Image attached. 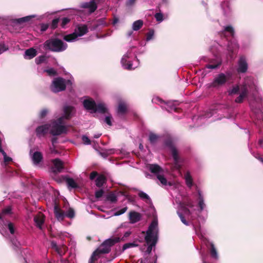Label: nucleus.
Returning <instances> with one entry per match:
<instances>
[{"mask_svg":"<svg viewBox=\"0 0 263 263\" xmlns=\"http://www.w3.org/2000/svg\"><path fill=\"white\" fill-rule=\"evenodd\" d=\"M255 87L253 83H249L248 81L246 80L240 87L237 85L233 86L231 90H228L229 95L237 94L240 91V95L235 99V102L237 103H241L243 100L248 97L249 90Z\"/></svg>","mask_w":263,"mask_h":263,"instance_id":"nucleus-1","label":"nucleus"},{"mask_svg":"<svg viewBox=\"0 0 263 263\" xmlns=\"http://www.w3.org/2000/svg\"><path fill=\"white\" fill-rule=\"evenodd\" d=\"M158 233V221L156 220H153L148 227L146 231V235L145 239L148 245L146 252L150 254L152 250V248L155 246L157 241Z\"/></svg>","mask_w":263,"mask_h":263,"instance_id":"nucleus-2","label":"nucleus"},{"mask_svg":"<svg viewBox=\"0 0 263 263\" xmlns=\"http://www.w3.org/2000/svg\"><path fill=\"white\" fill-rule=\"evenodd\" d=\"M68 47L61 40L57 38H51L46 40L43 44V48L54 52H60L65 50Z\"/></svg>","mask_w":263,"mask_h":263,"instance_id":"nucleus-3","label":"nucleus"},{"mask_svg":"<svg viewBox=\"0 0 263 263\" xmlns=\"http://www.w3.org/2000/svg\"><path fill=\"white\" fill-rule=\"evenodd\" d=\"M120 241L119 237H113L105 240L96 251L101 255L109 253L111 247Z\"/></svg>","mask_w":263,"mask_h":263,"instance_id":"nucleus-4","label":"nucleus"},{"mask_svg":"<svg viewBox=\"0 0 263 263\" xmlns=\"http://www.w3.org/2000/svg\"><path fill=\"white\" fill-rule=\"evenodd\" d=\"M52 165L51 167V177L54 180L57 179L56 178L57 174L61 173L64 168L63 162L59 158H55L51 160Z\"/></svg>","mask_w":263,"mask_h":263,"instance_id":"nucleus-5","label":"nucleus"},{"mask_svg":"<svg viewBox=\"0 0 263 263\" xmlns=\"http://www.w3.org/2000/svg\"><path fill=\"white\" fill-rule=\"evenodd\" d=\"M229 80V77L223 73H220L216 75L213 82L210 83V88H219L224 86Z\"/></svg>","mask_w":263,"mask_h":263,"instance_id":"nucleus-6","label":"nucleus"},{"mask_svg":"<svg viewBox=\"0 0 263 263\" xmlns=\"http://www.w3.org/2000/svg\"><path fill=\"white\" fill-rule=\"evenodd\" d=\"M66 88L65 80L61 77L54 78L50 86L51 90L54 93L63 91Z\"/></svg>","mask_w":263,"mask_h":263,"instance_id":"nucleus-7","label":"nucleus"},{"mask_svg":"<svg viewBox=\"0 0 263 263\" xmlns=\"http://www.w3.org/2000/svg\"><path fill=\"white\" fill-rule=\"evenodd\" d=\"M67 130V127L65 125L53 123L50 133L53 136H59L63 134H66Z\"/></svg>","mask_w":263,"mask_h":263,"instance_id":"nucleus-8","label":"nucleus"},{"mask_svg":"<svg viewBox=\"0 0 263 263\" xmlns=\"http://www.w3.org/2000/svg\"><path fill=\"white\" fill-rule=\"evenodd\" d=\"M55 181L58 182H62L63 181H65L68 189H77L79 187L78 184L74 180L67 176H62L61 177L55 179Z\"/></svg>","mask_w":263,"mask_h":263,"instance_id":"nucleus-9","label":"nucleus"},{"mask_svg":"<svg viewBox=\"0 0 263 263\" xmlns=\"http://www.w3.org/2000/svg\"><path fill=\"white\" fill-rule=\"evenodd\" d=\"M171 151L174 160V167L176 170H180L181 168V165L180 164V158L178 155V151L175 147L171 149Z\"/></svg>","mask_w":263,"mask_h":263,"instance_id":"nucleus-10","label":"nucleus"},{"mask_svg":"<svg viewBox=\"0 0 263 263\" xmlns=\"http://www.w3.org/2000/svg\"><path fill=\"white\" fill-rule=\"evenodd\" d=\"M239 45L235 41H230L228 42L227 49L229 55L231 58H233V54L238 50Z\"/></svg>","mask_w":263,"mask_h":263,"instance_id":"nucleus-11","label":"nucleus"},{"mask_svg":"<svg viewBox=\"0 0 263 263\" xmlns=\"http://www.w3.org/2000/svg\"><path fill=\"white\" fill-rule=\"evenodd\" d=\"M51 247L61 256L64 255L67 251V247L65 246H58L57 242L53 240L51 242Z\"/></svg>","mask_w":263,"mask_h":263,"instance_id":"nucleus-12","label":"nucleus"},{"mask_svg":"<svg viewBox=\"0 0 263 263\" xmlns=\"http://www.w3.org/2000/svg\"><path fill=\"white\" fill-rule=\"evenodd\" d=\"M237 71L239 73H245L248 70V63L245 57H241L238 61Z\"/></svg>","mask_w":263,"mask_h":263,"instance_id":"nucleus-13","label":"nucleus"},{"mask_svg":"<svg viewBox=\"0 0 263 263\" xmlns=\"http://www.w3.org/2000/svg\"><path fill=\"white\" fill-rule=\"evenodd\" d=\"M50 125L49 124H44L38 126L35 129L36 136L41 137L45 136L48 132Z\"/></svg>","mask_w":263,"mask_h":263,"instance_id":"nucleus-14","label":"nucleus"},{"mask_svg":"<svg viewBox=\"0 0 263 263\" xmlns=\"http://www.w3.org/2000/svg\"><path fill=\"white\" fill-rule=\"evenodd\" d=\"M54 214L58 220H63L65 216L64 211L61 209L57 203H55L54 206Z\"/></svg>","mask_w":263,"mask_h":263,"instance_id":"nucleus-15","label":"nucleus"},{"mask_svg":"<svg viewBox=\"0 0 263 263\" xmlns=\"http://www.w3.org/2000/svg\"><path fill=\"white\" fill-rule=\"evenodd\" d=\"M129 219L131 223L139 221L141 219V214L135 211H131L129 213Z\"/></svg>","mask_w":263,"mask_h":263,"instance_id":"nucleus-16","label":"nucleus"},{"mask_svg":"<svg viewBox=\"0 0 263 263\" xmlns=\"http://www.w3.org/2000/svg\"><path fill=\"white\" fill-rule=\"evenodd\" d=\"M96 102L92 99H86L83 101V105L87 110H91L93 111L96 107Z\"/></svg>","mask_w":263,"mask_h":263,"instance_id":"nucleus-17","label":"nucleus"},{"mask_svg":"<svg viewBox=\"0 0 263 263\" xmlns=\"http://www.w3.org/2000/svg\"><path fill=\"white\" fill-rule=\"evenodd\" d=\"M88 28L86 25L78 26L75 29L74 32H77L78 36H81L85 34L88 32Z\"/></svg>","mask_w":263,"mask_h":263,"instance_id":"nucleus-18","label":"nucleus"},{"mask_svg":"<svg viewBox=\"0 0 263 263\" xmlns=\"http://www.w3.org/2000/svg\"><path fill=\"white\" fill-rule=\"evenodd\" d=\"M43 157L42 154L40 152H35L33 153L32 159L35 164H39L42 160Z\"/></svg>","mask_w":263,"mask_h":263,"instance_id":"nucleus-19","label":"nucleus"},{"mask_svg":"<svg viewBox=\"0 0 263 263\" xmlns=\"http://www.w3.org/2000/svg\"><path fill=\"white\" fill-rule=\"evenodd\" d=\"M96 185L97 187H100L105 183L106 177L104 175H100L96 179Z\"/></svg>","mask_w":263,"mask_h":263,"instance_id":"nucleus-20","label":"nucleus"},{"mask_svg":"<svg viewBox=\"0 0 263 263\" xmlns=\"http://www.w3.org/2000/svg\"><path fill=\"white\" fill-rule=\"evenodd\" d=\"M11 208L10 206L7 207L2 210V212L0 213V219L2 221L6 220V216L8 215H10L11 213Z\"/></svg>","mask_w":263,"mask_h":263,"instance_id":"nucleus-21","label":"nucleus"},{"mask_svg":"<svg viewBox=\"0 0 263 263\" xmlns=\"http://www.w3.org/2000/svg\"><path fill=\"white\" fill-rule=\"evenodd\" d=\"M149 170L154 174H159L163 172L162 168L159 165L156 164H150Z\"/></svg>","mask_w":263,"mask_h":263,"instance_id":"nucleus-22","label":"nucleus"},{"mask_svg":"<svg viewBox=\"0 0 263 263\" xmlns=\"http://www.w3.org/2000/svg\"><path fill=\"white\" fill-rule=\"evenodd\" d=\"M37 55V51L33 48H30L27 49L25 52V55L28 57L29 59H31Z\"/></svg>","mask_w":263,"mask_h":263,"instance_id":"nucleus-23","label":"nucleus"},{"mask_svg":"<svg viewBox=\"0 0 263 263\" xmlns=\"http://www.w3.org/2000/svg\"><path fill=\"white\" fill-rule=\"evenodd\" d=\"M107 111V108L105 107L104 105L101 103L96 104V107L93 110V112H98L101 114L105 113Z\"/></svg>","mask_w":263,"mask_h":263,"instance_id":"nucleus-24","label":"nucleus"},{"mask_svg":"<svg viewBox=\"0 0 263 263\" xmlns=\"http://www.w3.org/2000/svg\"><path fill=\"white\" fill-rule=\"evenodd\" d=\"M73 107L70 106H67L64 107V117L66 119H69L71 118V113L72 111Z\"/></svg>","mask_w":263,"mask_h":263,"instance_id":"nucleus-25","label":"nucleus"},{"mask_svg":"<svg viewBox=\"0 0 263 263\" xmlns=\"http://www.w3.org/2000/svg\"><path fill=\"white\" fill-rule=\"evenodd\" d=\"M115 152L114 149H102L101 151H98L100 156L104 158H107L109 155L114 154Z\"/></svg>","mask_w":263,"mask_h":263,"instance_id":"nucleus-26","label":"nucleus"},{"mask_svg":"<svg viewBox=\"0 0 263 263\" xmlns=\"http://www.w3.org/2000/svg\"><path fill=\"white\" fill-rule=\"evenodd\" d=\"M34 221L36 224V226L40 228H41L42 225L44 222L43 215H38L34 216Z\"/></svg>","mask_w":263,"mask_h":263,"instance_id":"nucleus-27","label":"nucleus"},{"mask_svg":"<svg viewBox=\"0 0 263 263\" xmlns=\"http://www.w3.org/2000/svg\"><path fill=\"white\" fill-rule=\"evenodd\" d=\"M71 19L68 17H64L60 18V27L63 29H65L67 27V25L70 22Z\"/></svg>","mask_w":263,"mask_h":263,"instance_id":"nucleus-28","label":"nucleus"},{"mask_svg":"<svg viewBox=\"0 0 263 263\" xmlns=\"http://www.w3.org/2000/svg\"><path fill=\"white\" fill-rule=\"evenodd\" d=\"M184 178L185 180V183L186 185L189 187L191 188L193 185V178L190 175L189 172H187L185 175Z\"/></svg>","mask_w":263,"mask_h":263,"instance_id":"nucleus-29","label":"nucleus"},{"mask_svg":"<svg viewBox=\"0 0 263 263\" xmlns=\"http://www.w3.org/2000/svg\"><path fill=\"white\" fill-rule=\"evenodd\" d=\"M32 18V16H27L25 17L15 19L14 20L13 22L17 24H22L24 23L30 21Z\"/></svg>","mask_w":263,"mask_h":263,"instance_id":"nucleus-30","label":"nucleus"},{"mask_svg":"<svg viewBox=\"0 0 263 263\" xmlns=\"http://www.w3.org/2000/svg\"><path fill=\"white\" fill-rule=\"evenodd\" d=\"M159 137L154 133H150L148 136V140L152 144H155L158 141Z\"/></svg>","mask_w":263,"mask_h":263,"instance_id":"nucleus-31","label":"nucleus"},{"mask_svg":"<svg viewBox=\"0 0 263 263\" xmlns=\"http://www.w3.org/2000/svg\"><path fill=\"white\" fill-rule=\"evenodd\" d=\"M225 32H228L230 33L232 37L234 36L235 31L234 28L231 26H227L224 27V30L221 31V34L226 36Z\"/></svg>","mask_w":263,"mask_h":263,"instance_id":"nucleus-32","label":"nucleus"},{"mask_svg":"<svg viewBox=\"0 0 263 263\" xmlns=\"http://www.w3.org/2000/svg\"><path fill=\"white\" fill-rule=\"evenodd\" d=\"M78 35H77V32H73L72 33L66 35L64 36V40L67 42H71L74 41L78 37Z\"/></svg>","mask_w":263,"mask_h":263,"instance_id":"nucleus-33","label":"nucleus"},{"mask_svg":"<svg viewBox=\"0 0 263 263\" xmlns=\"http://www.w3.org/2000/svg\"><path fill=\"white\" fill-rule=\"evenodd\" d=\"M143 24V21L141 20H137L134 22L133 24V29L135 31H138L142 27Z\"/></svg>","mask_w":263,"mask_h":263,"instance_id":"nucleus-34","label":"nucleus"},{"mask_svg":"<svg viewBox=\"0 0 263 263\" xmlns=\"http://www.w3.org/2000/svg\"><path fill=\"white\" fill-rule=\"evenodd\" d=\"M164 144L166 146L168 147L170 150L175 148V146H174V143L173 142V140L171 138H168L165 140Z\"/></svg>","mask_w":263,"mask_h":263,"instance_id":"nucleus-35","label":"nucleus"},{"mask_svg":"<svg viewBox=\"0 0 263 263\" xmlns=\"http://www.w3.org/2000/svg\"><path fill=\"white\" fill-rule=\"evenodd\" d=\"M127 111V107L124 103H120L118 105V112L120 114H124Z\"/></svg>","mask_w":263,"mask_h":263,"instance_id":"nucleus-36","label":"nucleus"},{"mask_svg":"<svg viewBox=\"0 0 263 263\" xmlns=\"http://www.w3.org/2000/svg\"><path fill=\"white\" fill-rule=\"evenodd\" d=\"M60 17L54 18L52 21L50 25H49L50 27V28L52 30H54L55 29H56L58 26V24L60 23Z\"/></svg>","mask_w":263,"mask_h":263,"instance_id":"nucleus-37","label":"nucleus"},{"mask_svg":"<svg viewBox=\"0 0 263 263\" xmlns=\"http://www.w3.org/2000/svg\"><path fill=\"white\" fill-rule=\"evenodd\" d=\"M211 255L212 257L214 258H217L218 254L216 248L214 245V244L211 243V250H210Z\"/></svg>","mask_w":263,"mask_h":263,"instance_id":"nucleus-38","label":"nucleus"},{"mask_svg":"<svg viewBox=\"0 0 263 263\" xmlns=\"http://www.w3.org/2000/svg\"><path fill=\"white\" fill-rule=\"evenodd\" d=\"M65 216L69 218H74L75 216V212L74 210L71 208H69L68 211L65 213Z\"/></svg>","mask_w":263,"mask_h":263,"instance_id":"nucleus-39","label":"nucleus"},{"mask_svg":"<svg viewBox=\"0 0 263 263\" xmlns=\"http://www.w3.org/2000/svg\"><path fill=\"white\" fill-rule=\"evenodd\" d=\"M100 257V255L95 250L92 254L89 260L91 262H95L98 260V258Z\"/></svg>","mask_w":263,"mask_h":263,"instance_id":"nucleus-40","label":"nucleus"},{"mask_svg":"<svg viewBox=\"0 0 263 263\" xmlns=\"http://www.w3.org/2000/svg\"><path fill=\"white\" fill-rule=\"evenodd\" d=\"M106 199L107 200L111 201L112 203L116 202L117 201V197L114 193H110L107 196Z\"/></svg>","mask_w":263,"mask_h":263,"instance_id":"nucleus-41","label":"nucleus"},{"mask_svg":"<svg viewBox=\"0 0 263 263\" xmlns=\"http://www.w3.org/2000/svg\"><path fill=\"white\" fill-rule=\"evenodd\" d=\"M199 201L198 205L200 208V211H202L203 210L205 204L204 203L203 198L202 197L201 194L199 193Z\"/></svg>","mask_w":263,"mask_h":263,"instance_id":"nucleus-42","label":"nucleus"},{"mask_svg":"<svg viewBox=\"0 0 263 263\" xmlns=\"http://www.w3.org/2000/svg\"><path fill=\"white\" fill-rule=\"evenodd\" d=\"M138 196L140 198L143 200H150V198L149 196L146 194L145 193L140 191L138 193Z\"/></svg>","mask_w":263,"mask_h":263,"instance_id":"nucleus-43","label":"nucleus"},{"mask_svg":"<svg viewBox=\"0 0 263 263\" xmlns=\"http://www.w3.org/2000/svg\"><path fill=\"white\" fill-rule=\"evenodd\" d=\"M0 152L4 156V162L5 163H8L12 160L11 158L7 156L6 153L4 150L1 151Z\"/></svg>","mask_w":263,"mask_h":263,"instance_id":"nucleus-44","label":"nucleus"},{"mask_svg":"<svg viewBox=\"0 0 263 263\" xmlns=\"http://www.w3.org/2000/svg\"><path fill=\"white\" fill-rule=\"evenodd\" d=\"M11 241L12 242V244L13 245V248L14 250H17V249L19 248L20 247V243L18 241H17V240H16L15 239H12L11 240Z\"/></svg>","mask_w":263,"mask_h":263,"instance_id":"nucleus-45","label":"nucleus"},{"mask_svg":"<svg viewBox=\"0 0 263 263\" xmlns=\"http://www.w3.org/2000/svg\"><path fill=\"white\" fill-rule=\"evenodd\" d=\"M157 177L163 185H166L167 180L163 175L158 174Z\"/></svg>","mask_w":263,"mask_h":263,"instance_id":"nucleus-46","label":"nucleus"},{"mask_svg":"<svg viewBox=\"0 0 263 263\" xmlns=\"http://www.w3.org/2000/svg\"><path fill=\"white\" fill-rule=\"evenodd\" d=\"M7 227L10 231V233L11 234H13L15 232V228L14 224L12 222H9L7 224Z\"/></svg>","mask_w":263,"mask_h":263,"instance_id":"nucleus-47","label":"nucleus"},{"mask_svg":"<svg viewBox=\"0 0 263 263\" xmlns=\"http://www.w3.org/2000/svg\"><path fill=\"white\" fill-rule=\"evenodd\" d=\"M177 214H178L179 217H180L181 222L185 225L189 226V223L186 220L183 214H182L181 213L179 212H177Z\"/></svg>","mask_w":263,"mask_h":263,"instance_id":"nucleus-48","label":"nucleus"},{"mask_svg":"<svg viewBox=\"0 0 263 263\" xmlns=\"http://www.w3.org/2000/svg\"><path fill=\"white\" fill-rule=\"evenodd\" d=\"M136 246L134 243H127L123 245L121 253L124 252L125 250L130 247Z\"/></svg>","mask_w":263,"mask_h":263,"instance_id":"nucleus-49","label":"nucleus"},{"mask_svg":"<svg viewBox=\"0 0 263 263\" xmlns=\"http://www.w3.org/2000/svg\"><path fill=\"white\" fill-rule=\"evenodd\" d=\"M127 209H128V208L127 206H125V207L122 208V209L114 213V215L116 216H118L120 215H122V214H124L125 212H126V211L127 210Z\"/></svg>","mask_w":263,"mask_h":263,"instance_id":"nucleus-50","label":"nucleus"},{"mask_svg":"<svg viewBox=\"0 0 263 263\" xmlns=\"http://www.w3.org/2000/svg\"><path fill=\"white\" fill-rule=\"evenodd\" d=\"M48 113V110L46 108H44L40 111L39 117L40 118H44Z\"/></svg>","mask_w":263,"mask_h":263,"instance_id":"nucleus-51","label":"nucleus"},{"mask_svg":"<svg viewBox=\"0 0 263 263\" xmlns=\"http://www.w3.org/2000/svg\"><path fill=\"white\" fill-rule=\"evenodd\" d=\"M155 17L157 21L159 22L163 20V15L161 13H156L155 15Z\"/></svg>","mask_w":263,"mask_h":263,"instance_id":"nucleus-52","label":"nucleus"},{"mask_svg":"<svg viewBox=\"0 0 263 263\" xmlns=\"http://www.w3.org/2000/svg\"><path fill=\"white\" fill-rule=\"evenodd\" d=\"M46 72L50 76H54L57 74V72L53 68H50L46 70Z\"/></svg>","mask_w":263,"mask_h":263,"instance_id":"nucleus-53","label":"nucleus"},{"mask_svg":"<svg viewBox=\"0 0 263 263\" xmlns=\"http://www.w3.org/2000/svg\"><path fill=\"white\" fill-rule=\"evenodd\" d=\"M82 140L85 144L89 145L91 144L90 140L86 136L83 135L82 137Z\"/></svg>","mask_w":263,"mask_h":263,"instance_id":"nucleus-54","label":"nucleus"},{"mask_svg":"<svg viewBox=\"0 0 263 263\" xmlns=\"http://www.w3.org/2000/svg\"><path fill=\"white\" fill-rule=\"evenodd\" d=\"M104 194V191L102 189H100L95 193V197L96 198H101Z\"/></svg>","mask_w":263,"mask_h":263,"instance_id":"nucleus-55","label":"nucleus"},{"mask_svg":"<svg viewBox=\"0 0 263 263\" xmlns=\"http://www.w3.org/2000/svg\"><path fill=\"white\" fill-rule=\"evenodd\" d=\"M45 57L44 55L40 56L38 59H36V63L37 64H40L43 63L45 61Z\"/></svg>","mask_w":263,"mask_h":263,"instance_id":"nucleus-56","label":"nucleus"},{"mask_svg":"<svg viewBox=\"0 0 263 263\" xmlns=\"http://www.w3.org/2000/svg\"><path fill=\"white\" fill-rule=\"evenodd\" d=\"M40 26H41L40 30L42 32H44V31H46L47 29L48 28V27H49V25L48 24L43 23L40 25Z\"/></svg>","mask_w":263,"mask_h":263,"instance_id":"nucleus-57","label":"nucleus"},{"mask_svg":"<svg viewBox=\"0 0 263 263\" xmlns=\"http://www.w3.org/2000/svg\"><path fill=\"white\" fill-rule=\"evenodd\" d=\"M220 65V63H218L217 64H208L206 65V67L209 69H216L218 68Z\"/></svg>","mask_w":263,"mask_h":263,"instance_id":"nucleus-58","label":"nucleus"},{"mask_svg":"<svg viewBox=\"0 0 263 263\" xmlns=\"http://www.w3.org/2000/svg\"><path fill=\"white\" fill-rule=\"evenodd\" d=\"M65 119L64 116L59 118L53 123L62 125L64 123V119Z\"/></svg>","mask_w":263,"mask_h":263,"instance_id":"nucleus-59","label":"nucleus"},{"mask_svg":"<svg viewBox=\"0 0 263 263\" xmlns=\"http://www.w3.org/2000/svg\"><path fill=\"white\" fill-rule=\"evenodd\" d=\"M154 35V31L152 30L149 31L146 34V40L147 41L151 40Z\"/></svg>","mask_w":263,"mask_h":263,"instance_id":"nucleus-60","label":"nucleus"},{"mask_svg":"<svg viewBox=\"0 0 263 263\" xmlns=\"http://www.w3.org/2000/svg\"><path fill=\"white\" fill-rule=\"evenodd\" d=\"M182 209L185 215H190L191 214V212L190 211V210L185 206L182 207Z\"/></svg>","mask_w":263,"mask_h":263,"instance_id":"nucleus-61","label":"nucleus"},{"mask_svg":"<svg viewBox=\"0 0 263 263\" xmlns=\"http://www.w3.org/2000/svg\"><path fill=\"white\" fill-rule=\"evenodd\" d=\"M98 176V173L96 171H93L90 173V176H89V178L90 180H92Z\"/></svg>","mask_w":263,"mask_h":263,"instance_id":"nucleus-62","label":"nucleus"},{"mask_svg":"<svg viewBox=\"0 0 263 263\" xmlns=\"http://www.w3.org/2000/svg\"><path fill=\"white\" fill-rule=\"evenodd\" d=\"M111 119V116H110L106 117V118L105 119V122L109 126L112 125Z\"/></svg>","mask_w":263,"mask_h":263,"instance_id":"nucleus-63","label":"nucleus"},{"mask_svg":"<svg viewBox=\"0 0 263 263\" xmlns=\"http://www.w3.org/2000/svg\"><path fill=\"white\" fill-rule=\"evenodd\" d=\"M133 64L131 62L128 61L127 64L125 65V66H124V68L127 70H132V69Z\"/></svg>","mask_w":263,"mask_h":263,"instance_id":"nucleus-64","label":"nucleus"}]
</instances>
